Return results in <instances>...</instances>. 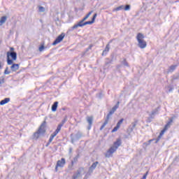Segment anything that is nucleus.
<instances>
[{"label":"nucleus","instance_id":"nucleus-1","mask_svg":"<svg viewBox=\"0 0 179 179\" xmlns=\"http://www.w3.org/2000/svg\"><path fill=\"white\" fill-rule=\"evenodd\" d=\"M122 142L121 141V138H117L116 141L113 143V145L110 148V149L105 153V157L107 158L111 157L113 154L115 152H117V149L121 146Z\"/></svg>","mask_w":179,"mask_h":179},{"label":"nucleus","instance_id":"nucleus-2","mask_svg":"<svg viewBox=\"0 0 179 179\" xmlns=\"http://www.w3.org/2000/svg\"><path fill=\"white\" fill-rule=\"evenodd\" d=\"M120 107V101H118L117 103V104L113 106L112 108V109L110 110L109 113L108 114L107 117H106V120H105V122H103V124H102V126L100 128V131H102L103 129L106 127V125H107V124H108V120H110V117H111V115H113L114 113H115V111H117V109Z\"/></svg>","mask_w":179,"mask_h":179},{"label":"nucleus","instance_id":"nucleus-3","mask_svg":"<svg viewBox=\"0 0 179 179\" xmlns=\"http://www.w3.org/2000/svg\"><path fill=\"white\" fill-rule=\"evenodd\" d=\"M145 36L142 33H138L136 36V40L138 41V47L139 48L143 49L146 48L148 43H146V41H145Z\"/></svg>","mask_w":179,"mask_h":179},{"label":"nucleus","instance_id":"nucleus-4","mask_svg":"<svg viewBox=\"0 0 179 179\" xmlns=\"http://www.w3.org/2000/svg\"><path fill=\"white\" fill-rule=\"evenodd\" d=\"M47 127V122L45 120L41 124L37 132L34 133V136L36 139H38L40 135H44L45 134V127Z\"/></svg>","mask_w":179,"mask_h":179},{"label":"nucleus","instance_id":"nucleus-5","mask_svg":"<svg viewBox=\"0 0 179 179\" xmlns=\"http://www.w3.org/2000/svg\"><path fill=\"white\" fill-rule=\"evenodd\" d=\"M171 122H173V120H171L164 127V129L160 132L158 138L156 139L155 141V143H157V142H159V141H160V139L162 138V136H163V135H164V132H166L167 131V129H169V128H170L171 125Z\"/></svg>","mask_w":179,"mask_h":179},{"label":"nucleus","instance_id":"nucleus-6","mask_svg":"<svg viewBox=\"0 0 179 179\" xmlns=\"http://www.w3.org/2000/svg\"><path fill=\"white\" fill-rule=\"evenodd\" d=\"M124 9V10H131V6L126 5L125 6L124 5H122L120 6H118L113 9V12H118L119 10H122Z\"/></svg>","mask_w":179,"mask_h":179},{"label":"nucleus","instance_id":"nucleus-7","mask_svg":"<svg viewBox=\"0 0 179 179\" xmlns=\"http://www.w3.org/2000/svg\"><path fill=\"white\" fill-rule=\"evenodd\" d=\"M64 37H65V34H60L53 42L52 45H57V44H59V43H61L64 40Z\"/></svg>","mask_w":179,"mask_h":179},{"label":"nucleus","instance_id":"nucleus-8","mask_svg":"<svg viewBox=\"0 0 179 179\" xmlns=\"http://www.w3.org/2000/svg\"><path fill=\"white\" fill-rule=\"evenodd\" d=\"M65 158H62L61 160L57 161L55 170L56 171H58V167H64L65 166Z\"/></svg>","mask_w":179,"mask_h":179},{"label":"nucleus","instance_id":"nucleus-9","mask_svg":"<svg viewBox=\"0 0 179 179\" xmlns=\"http://www.w3.org/2000/svg\"><path fill=\"white\" fill-rule=\"evenodd\" d=\"M10 57H11L13 61H16V59H17V54L16 52H8L7 57L10 58Z\"/></svg>","mask_w":179,"mask_h":179},{"label":"nucleus","instance_id":"nucleus-10","mask_svg":"<svg viewBox=\"0 0 179 179\" xmlns=\"http://www.w3.org/2000/svg\"><path fill=\"white\" fill-rule=\"evenodd\" d=\"M124 122V119H121L116 124V127H115L113 128V129L112 130V132H117V131H118V129H120L121 125L122 124V123Z\"/></svg>","mask_w":179,"mask_h":179},{"label":"nucleus","instance_id":"nucleus-11","mask_svg":"<svg viewBox=\"0 0 179 179\" xmlns=\"http://www.w3.org/2000/svg\"><path fill=\"white\" fill-rule=\"evenodd\" d=\"M84 22L85 21H83V20H82L78 24H74L72 27V30H75V29H78V27H83V26H85V22Z\"/></svg>","mask_w":179,"mask_h":179},{"label":"nucleus","instance_id":"nucleus-12","mask_svg":"<svg viewBox=\"0 0 179 179\" xmlns=\"http://www.w3.org/2000/svg\"><path fill=\"white\" fill-rule=\"evenodd\" d=\"M87 122H88L89 126L87 129H92V125L93 124V116H87Z\"/></svg>","mask_w":179,"mask_h":179},{"label":"nucleus","instance_id":"nucleus-13","mask_svg":"<svg viewBox=\"0 0 179 179\" xmlns=\"http://www.w3.org/2000/svg\"><path fill=\"white\" fill-rule=\"evenodd\" d=\"M82 170H83V168H79L78 169V171H76V173H75L73 175V177L72 178H79V177H80V174L82 173Z\"/></svg>","mask_w":179,"mask_h":179},{"label":"nucleus","instance_id":"nucleus-14","mask_svg":"<svg viewBox=\"0 0 179 179\" xmlns=\"http://www.w3.org/2000/svg\"><path fill=\"white\" fill-rule=\"evenodd\" d=\"M97 164H99V162H94L92 166L89 169V172L90 173H93V171L96 169L97 167Z\"/></svg>","mask_w":179,"mask_h":179},{"label":"nucleus","instance_id":"nucleus-15","mask_svg":"<svg viewBox=\"0 0 179 179\" xmlns=\"http://www.w3.org/2000/svg\"><path fill=\"white\" fill-rule=\"evenodd\" d=\"M10 69L13 72H16V71H18L19 69V64H13L10 66Z\"/></svg>","mask_w":179,"mask_h":179},{"label":"nucleus","instance_id":"nucleus-16","mask_svg":"<svg viewBox=\"0 0 179 179\" xmlns=\"http://www.w3.org/2000/svg\"><path fill=\"white\" fill-rule=\"evenodd\" d=\"M177 64L171 65L168 69L169 73H173V72H174V71H176V69H177Z\"/></svg>","mask_w":179,"mask_h":179},{"label":"nucleus","instance_id":"nucleus-17","mask_svg":"<svg viewBox=\"0 0 179 179\" xmlns=\"http://www.w3.org/2000/svg\"><path fill=\"white\" fill-rule=\"evenodd\" d=\"M10 101V98H5L3 100H1L0 101V106H3L5 104H8V103H9Z\"/></svg>","mask_w":179,"mask_h":179},{"label":"nucleus","instance_id":"nucleus-18","mask_svg":"<svg viewBox=\"0 0 179 179\" xmlns=\"http://www.w3.org/2000/svg\"><path fill=\"white\" fill-rule=\"evenodd\" d=\"M55 136H57V134H55V133H53L51 134V136L49 138V141L47 144V146H48V145H50V143H51V142H52V141H54V138H55Z\"/></svg>","mask_w":179,"mask_h":179},{"label":"nucleus","instance_id":"nucleus-19","mask_svg":"<svg viewBox=\"0 0 179 179\" xmlns=\"http://www.w3.org/2000/svg\"><path fill=\"white\" fill-rule=\"evenodd\" d=\"M57 108H58V101H55L52 106V111H57Z\"/></svg>","mask_w":179,"mask_h":179},{"label":"nucleus","instance_id":"nucleus-20","mask_svg":"<svg viewBox=\"0 0 179 179\" xmlns=\"http://www.w3.org/2000/svg\"><path fill=\"white\" fill-rule=\"evenodd\" d=\"M158 111H159V108H157L156 109L152 110L151 114L150 115L149 120H150V118H153V115H155V114H157Z\"/></svg>","mask_w":179,"mask_h":179},{"label":"nucleus","instance_id":"nucleus-21","mask_svg":"<svg viewBox=\"0 0 179 179\" xmlns=\"http://www.w3.org/2000/svg\"><path fill=\"white\" fill-rule=\"evenodd\" d=\"M62 128V124H59L56 129V130L53 132V134L58 135L59 133V131H61V129Z\"/></svg>","mask_w":179,"mask_h":179},{"label":"nucleus","instance_id":"nucleus-22","mask_svg":"<svg viewBox=\"0 0 179 179\" xmlns=\"http://www.w3.org/2000/svg\"><path fill=\"white\" fill-rule=\"evenodd\" d=\"M79 159V155H76L74 158L73 160L71 161V165L73 166L75 163H78V160Z\"/></svg>","mask_w":179,"mask_h":179},{"label":"nucleus","instance_id":"nucleus-23","mask_svg":"<svg viewBox=\"0 0 179 179\" xmlns=\"http://www.w3.org/2000/svg\"><path fill=\"white\" fill-rule=\"evenodd\" d=\"M6 22V16L2 17L0 20V26H2L3 23H5Z\"/></svg>","mask_w":179,"mask_h":179},{"label":"nucleus","instance_id":"nucleus-24","mask_svg":"<svg viewBox=\"0 0 179 179\" xmlns=\"http://www.w3.org/2000/svg\"><path fill=\"white\" fill-rule=\"evenodd\" d=\"M108 51H110V45L109 44H108L106 45V49L102 52V55H104V54H106V52H108Z\"/></svg>","mask_w":179,"mask_h":179},{"label":"nucleus","instance_id":"nucleus-25","mask_svg":"<svg viewBox=\"0 0 179 179\" xmlns=\"http://www.w3.org/2000/svg\"><path fill=\"white\" fill-rule=\"evenodd\" d=\"M38 12H40V13L45 12V8H44L41 6H38Z\"/></svg>","mask_w":179,"mask_h":179},{"label":"nucleus","instance_id":"nucleus-26","mask_svg":"<svg viewBox=\"0 0 179 179\" xmlns=\"http://www.w3.org/2000/svg\"><path fill=\"white\" fill-rule=\"evenodd\" d=\"M136 127V122H132L131 125L130 126L131 131H134Z\"/></svg>","mask_w":179,"mask_h":179},{"label":"nucleus","instance_id":"nucleus-27","mask_svg":"<svg viewBox=\"0 0 179 179\" xmlns=\"http://www.w3.org/2000/svg\"><path fill=\"white\" fill-rule=\"evenodd\" d=\"M7 64L8 65H12V64H13V60L10 59V57H7Z\"/></svg>","mask_w":179,"mask_h":179},{"label":"nucleus","instance_id":"nucleus-28","mask_svg":"<svg viewBox=\"0 0 179 179\" xmlns=\"http://www.w3.org/2000/svg\"><path fill=\"white\" fill-rule=\"evenodd\" d=\"M93 23H94V21L92 20L91 21H87L84 22V24L86 26L87 24H93Z\"/></svg>","mask_w":179,"mask_h":179},{"label":"nucleus","instance_id":"nucleus-29","mask_svg":"<svg viewBox=\"0 0 179 179\" xmlns=\"http://www.w3.org/2000/svg\"><path fill=\"white\" fill-rule=\"evenodd\" d=\"M9 68L6 67L4 71V75H9L10 73V71H8Z\"/></svg>","mask_w":179,"mask_h":179},{"label":"nucleus","instance_id":"nucleus-30","mask_svg":"<svg viewBox=\"0 0 179 179\" xmlns=\"http://www.w3.org/2000/svg\"><path fill=\"white\" fill-rule=\"evenodd\" d=\"M122 65L124 66H128V62H127V59H124L123 61L122 62Z\"/></svg>","mask_w":179,"mask_h":179},{"label":"nucleus","instance_id":"nucleus-31","mask_svg":"<svg viewBox=\"0 0 179 179\" xmlns=\"http://www.w3.org/2000/svg\"><path fill=\"white\" fill-rule=\"evenodd\" d=\"M5 83V78L1 77L0 79V85Z\"/></svg>","mask_w":179,"mask_h":179},{"label":"nucleus","instance_id":"nucleus-32","mask_svg":"<svg viewBox=\"0 0 179 179\" xmlns=\"http://www.w3.org/2000/svg\"><path fill=\"white\" fill-rule=\"evenodd\" d=\"M39 51L40 52H42V51H44V45H42L39 47Z\"/></svg>","mask_w":179,"mask_h":179},{"label":"nucleus","instance_id":"nucleus-33","mask_svg":"<svg viewBox=\"0 0 179 179\" xmlns=\"http://www.w3.org/2000/svg\"><path fill=\"white\" fill-rule=\"evenodd\" d=\"M92 13H93V11H90L89 12L87 15L85 16L87 19H89V17H90V15H92Z\"/></svg>","mask_w":179,"mask_h":179},{"label":"nucleus","instance_id":"nucleus-34","mask_svg":"<svg viewBox=\"0 0 179 179\" xmlns=\"http://www.w3.org/2000/svg\"><path fill=\"white\" fill-rule=\"evenodd\" d=\"M96 17H97V13H95L92 17V20L94 22L96 20Z\"/></svg>","mask_w":179,"mask_h":179},{"label":"nucleus","instance_id":"nucleus-35","mask_svg":"<svg viewBox=\"0 0 179 179\" xmlns=\"http://www.w3.org/2000/svg\"><path fill=\"white\" fill-rule=\"evenodd\" d=\"M65 122H66L65 120H62V122L59 124V125H62V127H64V124H65Z\"/></svg>","mask_w":179,"mask_h":179},{"label":"nucleus","instance_id":"nucleus-36","mask_svg":"<svg viewBox=\"0 0 179 179\" xmlns=\"http://www.w3.org/2000/svg\"><path fill=\"white\" fill-rule=\"evenodd\" d=\"M80 136H82V135H80V134H77L76 135V138L77 139H79V138H80Z\"/></svg>","mask_w":179,"mask_h":179},{"label":"nucleus","instance_id":"nucleus-37","mask_svg":"<svg viewBox=\"0 0 179 179\" xmlns=\"http://www.w3.org/2000/svg\"><path fill=\"white\" fill-rule=\"evenodd\" d=\"M92 47H93V45H90V46L87 49V51H89V50H92Z\"/></svg>","mask_w":179,"mask_h":179},{"label":"nucleus","instance_id":"nucleus-38","mask_svg":"<svg viewBox=\"0 0 179 179\" xmlns=\"http://www.w3.org/2000/svg\"><path fill=\"white\" fill-rule=\"evenodd\" d=\"M153 141H155V139H151L148 141V145H150V143H152V142H153Z\"/></svg>","mask_w":179,"mask_h":179},{"label":"nucleus","instance_id":"nucleus-39","mask_svg":"<svg viewBox=\"0 0 179 179\" xmlns=\"http://www.w3.org/2000/svg\"><path fill=\"white\" fill-rule=\"evenodd\" d=\"M148 174H149V171H147V172L143 175V177L145 176V178H146V177H148Z\"/></svg>","mask_w":179,"mask_h":179},{"label":"nucleus","instance_id":"nucleus-40","mask_svg":"<svg viewBox=\"0 0 179 179\" xmlns=\"http://www.w3.org/2000/svg\"><path fill=\"white\" fill-rule=\"evenodd\" d=\"M85 20H87V18L86 17H85L83 19V22H85Z\"/></svg>","mask_w":179,"mask_h":179},{"label":"nucleus","instance_id":"nucleus-41","mask_svg":"<svg viewBox=\"0 0 179 179\" xmlns=\"http://www.w3.org/2000/svg\"><path fill=\"white\" fill-rule=\"evenodd\" d=\"M2 62H0V69H2Z\"/></svg>","mask_w":179,"mask_h":179},{"label":"nucleus","instance_id":"nucleus-42","mask_svg":"<svg viewBox=\"0 0 179 179\" xmlns=\"http://www.w3.org/2000/svg\"><path fill=\"white\" fill-rule=\"evenodd\" d=\"M14 50H15V48H10V51H13Z\"/></svg>","mask_w":179,"mask_h":179},{"label":"nucleus","instance_id":"nucleus-43","mask_svg":"<svg viewBox=\"0 0 179 179\" xmlns=\"http://www.w3.org/2000/svg\"><path fill=\"white\" fill-rule=\"evenodd\" d=\"M172 91H173V89H170V90H169V92H172Z\"/></svg>","mask_w":179,"mask_h":179},{"label":"nucleus","instance_id":"nucleus-44","mask_svg":"<svg viewBox=\"0 0 179 179\" xmlns=\"http://www.w3.org/2000/svg\"><path fill=\"white\" fill-rule=\"evenodd\" d=\"M0 44H1V41H0Z\"/></svg>","mask_w":179,"mask_h":179}]
</instances>
